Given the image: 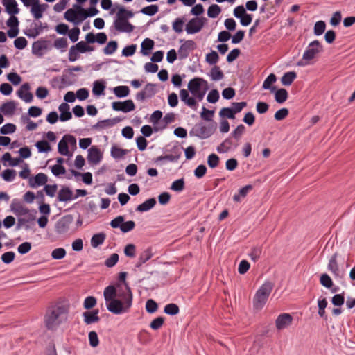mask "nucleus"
Masks as SVG:
<instances>
[{
	"instance_id": "1",
	"label": "nucleus",
	"mask_w": 355,
	"mask_h": 355,
	"mask_svg": "<svg viewBox=\"0 0 355 355\" xmlns=\"http://www.w3.org/2000/svg\"><path fill=\"white\" fill-rule=\"evenodd\" d=\"M123 291L119 290V297L106 303L107 309L112 313L119 315L128 313L132 305L133 295L130 287Z\"/></svg>"
},
{
	"instance_id": "2",
	"label": "nucleus",
	"mask_w": 355,
	"mask_h": 355,
	"mask_svg": "<svg viewBox=\"0 0 355 355\" xmlns=\"http://www.w3.org/2000/svg\"><path fill=\"white\" fill-rule=\"evenodd\" d=\"M216 128L217 125L215 121L209 124L199 122L189 131V135L197 137L201 139H207L215 132Z\"/></svg>"
},
{
	"instance_id": "3",
	"label": "nucleus",
	"mask_w": 355,
	"mask_h": 355,
	"mask_svg": "<svg viewBox=\"0 0 355 355\" xmlns=\"http://www.w3.org/2000/svg\"><path fill=\"white\" fill-rule=\"evenodd\" d=\"M273 287L274 284L272 282L266 281L257 290L253 299L254 306L256 309H261L263 306Z\"/></svg>"
},
{
	"instance_id": "4",
	"label": "nucleus",
	"mask_w": 355,
	"mask_h": 355,
	"mask_svg": "<svg viewBox=\"0 0 355 355\" xmlns=\"http://www.w3.org/2000/svg\"><path fill=\"white\" fill-rule=\"evenodd\" d=\"M65 312L62 306H55L46 311L44 317L45 327L49 330H53L60 324V317Z\"/></svg>"
},
{
	"instance_id": "5",
	"label": "nucleus",
	"mask_w": 355,
	"mask_h": 355,
	"mask_svg": "<svg viewBox=\"0 0 355 355\" xmlns=\"http://www.w3.org/2000/svg\"><path fill=\"white\" fill-rule=\"evenodd\" d=\"M324 49L320 42L318 40H313L309 43L306 51L303 54V59L305 61H310L315 58L316 55L323 52Z\"/></svg>"
},
{
	"instance_id": "6",
	"label": "nucleus",
	"mask_w": 355,
	"mask_h": 355,
	"mask_svg": "<svg viewBox=\"0 0 355 355\" xmlns=\"http://www.w3.org/2000/svg\"><path fill=\"white\" fill-rule=\"evenodd\" d=\"M206 22L205 17H193L186 24L185 31L187 34H196L202 30Z\"/></svg>"
},
{
	"instance_id": "7",
	"label": "nucleus",
	"mask_w": 355,
	"mask_h": 355,
	"mask_svg": "<svg viewBox=\"0 0 355 355\" xmlns=\"http://www.w3.org/2000/svg\"><path fill=\"white\" fill-rule=\"evenodd\" d=\"M73 222V216L71 214H67L61 217L55 225V230L57 234H63L67 233L71 225Z\"/></svg>"
},
{
	"instance_id": "8",
	"label": "nucleus",
	"mask_w": 355,
	"mask_h": 355,
	"mask_svg": "<svg viewBox=\"0 0 355 355\" xmlns=\"http://www.w3.org/2000/svg\"><path fill=\"white\" fill-rule=\"evenodd\" d=\"M123 289V286L120 283L116 285H109L104 289L103 297L105 304L111 300L119 297V290Z\"/></svg>"
},
{
	"instance_id": "9",
	"label": "nucleus",
	"mask_w": 355,
	"mask_h": 355,
	"mask_svg": "<svg viewBox=\"0 0 355 355\" xmlns=\"http://www.w3.org/2000/svg\"><path fill=\"white\" fill-rule=\"evenodd\" d=\"M50 41L44 38H41L32 44V53L38 58H42L44 55L43 51L48 49Z\"/></svg>"
},
{
	"instance_id": "10",
	"label": "nucleus",
	"mask_w": 355,
	"mask_h": 355,
	"mask_svg": "<svg viewBox=\"0 0 355 355\" xmlns=\"http://www.w3.org/2000/svg\"><path fill=\"white\" fill-rule=\"evenodd\" d=\"M112 107L114 111L127 113L133 111L135 105L132 100L128 99L124 101H114L112 103Z\"/></svg>"
},
{
	"instance_id": "11",
	"label": "nucleus",
	"mask_w": 355,
	"mask_h": 355,
	"mask_svg": "<svg viewBox=\"0 0 355 355\" xmlns=\"http://www.w3.org/2000/svg\"><path fill=\"white\" fill-rule=\"evenodd\" d=\"M206 80L200 77H195L191 79L188 83V90L192 94L200 92L202 88L208 86Z\"/></svg>"
},
{
	"instance_id": "12",
	"label": "nucleus",
	"mask_w": 355,
	"mask_h": 355,
	"mask_svg": "<svg viewBox=\"0 0 355 355\" xmlns=\"http://www.w3.org/2000/svg\"><path fill=\"white\" fill-rule=\"evenodd\" d=\"M114 26L115 29L120 33H131L135 29V26L128 20L118 17L114 19Z\"/></svg>"
},
{
	"instance_id": "13",
	"label": "nucleus",
	"mask_w": 355,
	"mask_h": 355,
	"mask_svg": "<svg viewBox=\"0 0 355 355\" xmlns=\"http://www.w3.org/2000/svg\"><path fill=\"white\" fill-rule=\"evenodd\" d=\"M196 49V44L193 40H187L182 44L178 49L179 58L180 60L186 59L191 51Z\"/></svg>"
},
{
	"instance_id": "14",
	"label": "nucleus",
	"mask_w": 355,
	"mask_h": 355,
	"mask_svg": "<svg viewBox=\"0 0 355 355\" xmlns=\"http://www.w3.org/2000/svg\"><path fill=\"white\" fill-rule=\"evenodd\" d=\"M103 159V154L101 150L95 146L88 150L87 161L92 165L98 164Z\"/></svg>"
},
{
	"instance_id": "15",
	"label": "nucleus",
	"mask_w": 355,
	"mask_h": 355,
	"mask_svg": "<svg viewBox=\"0 0 355 355\" xmlns=\"http://www.w3.org/2000/svg\"><path fill=\"white\" fill-rule=\"evenodd\" d=\"M293 316L290 313H281L275 320L276 328L278 330L286 329L292 324Z\"/></svg>"
},
{
	"instance_id": "16",
	"label": "nucleus",
	"mask_w": 355,
	"mask_h": 355,
	"mask_svg": "<svg viewBox=\"0 0 355 355\" xmlns=\"http://www.w3.org/2000/svg\"><path fill=\"white\" fill-rule=\"evenodd\" d=\"M80 10L78 8H69L64 15V19L74 25H78L82 21H80Z\"/></svg>"
},
{
	"instance_id": "17",
	"label": "nucleus",
	"mask_w": 355,
	"mask_h": 355,
	"mask_svg": "<svg viewBox=\"0 0 355 355\" xmlns=\"http://www.w3.org/2000/svg\"><path fill=\"white\" fill-rule=\"evenodd\" d=\"M48 181V177L45 173H39L35 176L29 177L28 184L31 188H37L44 185Z\"/></svg>"
},
{
	"instance_id": "18",
	"label": "nucleus",
	"mask_w": 355,
	"mask_h": 355,
	"mask_svg": "<svg viewBox=\"0 0 355 355\" xmlns=\"http://www.w3.org/2000/svg\"><path fill=\"white\" fill-rule=\"evenodd\" d=\"M73 8L80 10V21H82L87 17L96 16L99 12L98 10L94 6H89L87 9H85L82 6L74 4Z\"/></svg>"
},
{
	"instance_id": "19",
	"label": "nucleus",
	"mask_w": 355,
	"mask_h": 355,
	"mask_svg": "<svg viewBox=\"0 0 355 355\" xmlns=\"http://www.w3.org/2000/svg\"><path fill=\"white\" fill-rule=\"evenodd\" d=\"M31 89L30 85L28 83H24L19 89L17 92V96L24 100L26 103H31L33 99V94L29 92Z\"/></svg>"
},
{
	"instance_id": "20",
	"label": "nucleus",
	"mask_w": 355,
	"mask_h": 355,
	"mask_svg": "<svg viewBox=\"0 0 355 355\" xmlns=\"http://www.w3.org/2000/svg\"><path fill=\"white\" fill-rule=\"evenodd\" d=\"M121 121L120 117H115L113 119H107L98 121L96 124L92 126L93 130H101L107 128L112 127Z\"/></svg>"
},
{
	"instance_id": "21",
	"label": "nucleus",
	"mask_w": 355,
	"mask_h": 355,
	"mask_svg": "<svg viewBox=\"0 0 355 355\" xmlns=\"http://www.w3.org/2000/svg\"><path fill=\"white\" fill-rule=\"evenodd\" d=\"M180 97L181 101L189 107L196 110L198 106L196 98L193 96H190L189 90L182 89L180 91Z\"/></svg>"
},
{
	"instance_id": "22",
	"label": "nucleus",
	"mask_w": 355,
	"mask_h": 355,
	"mask_svg": "<svg viewBox=\"0 0 355 355\" xmlns=\"http://www.w3.org/2000/svg\"><path fill=\"white\" fill-rule=\"evenodd\" d=\"M99 310L93 309L92 311H85L83 313V320L86 324H91L100 321L98 316Z\"/></svg>"
},
{
	"instance_id": "23",
	"label": "nucleus",
	"mask_w": 355,
	"mask_h": 355,
	"mask_svg": "<svg viewBox=\"0 0 355 355\" xmlns=\"http://www.w3.org/2000/svg\"><path fill=\"white\" fill-rule=\"evenodd\" d=\"M1 3L5 7L6 12L10 16L15 15L20 11L15 0H1Z\"/></svg>"
},
{
	"instance_id": "24",
	"label": "nucleus",
	"mask_w": 355,
	"mask_h": 355,
	"mask_svg": "<svg viewBox=\"0 0 355 355\" xmlns=\"http://www.w3.org/2000/svg\"><path fill=\"white\" fill-rule=\"evenodd\" d=\"M10 210L17 216L25 215L29 212V209L24 207L21 202L16 198L13 199L10 204Z\"/></svg>"
},
{
	"instance_id": "25",
	"label": "nucleus",
	"mask_w": 355,
	"mask_h": 355,
	"mask_svg": "<svg viewBox=\"0 0 355 355\" xmlns=\"http://www.w3.org/2000/svg\"><path fill=\"white\" fill-rule=\"evenodd\" d=\"M57 199L60 202H68L73 200L72 190L68 187H62L58 193Z\"/></svg>"
},
{
	"instance_id": "26",
	"label": "nucleus",
	"mask_w": 355,
	"mask_h": 355,
	"mask_svg": "<svg viewBox=\"0 0 355 355\" xmlns=\"http://www.w3.org/2000/svg\"><path fill=\"white\" fill-rule=\"evenodd\" d=\"M58 110L60 112L59 119L61 121H67L72 118V114L70 112V107L69 104L63 103L58 107Z\"/></svg>"
},
{
	"instance_id": "27",
	"label": "nucleus",
	"mask_w": 355,
	"mask_h": 355,
	"mask_svg": "<svg viewBox=\"0 0 355 355\" xmlns=\"http://www.w3.org/2000/svg\"><path fill=\"white\" fill-rule=\"evenodd\" d=\"M157 203L156 199L155 198H150L144 201L143 203L139 205L135 211L138 212H145L153 209Z\"/></svg>"
},
{
	"instance_id": "28",
	"label": "nucleus",
	"mask_w": 355,
	"mask_h": 355,
	"mask_svg": "<svg viewBox=\"0 0 355 355\" xmlns=\"http://www.w3.org/2000/svg\"><path fill=\"white\" fill-rule=\"evenodd\" d=\"M155 46V42L150 38H145L141 44V53L149 55Z\"/></svg>"
},
{
	"instance_id": "29",
	"label": "nucleus",
	"mask_w": 355,
	"mask_h": 355,
	"mask_svg": "<svg viewBox=\"0 0 355 355\" xmlns=\"http://www.w3.org/2000/svg\"><path fill=\"white\" fill-rule=\"evenodd\" d=\"M1 161L4 166H7L6 162H8V166L15 167L18 166L22 159L19 157L12 158L10 153H6L1 157Z\"/></svg>"
},
{
	"instance_id": "30",
	"label": "nucleus",
	"mask_w": 355,
	"mask_h": 355,
	"mask_svg": "<svg viewBox=\"0 0 355 355\" xmlns=\"http://www.w3.org/2000/svg\"><path fill=\"white\" fill-rule=\"evenodd\" d=\"M16 109V103L14 101H10L2 104L0 107L1 112L6 116H11Z\"/></svg>"
},
{
	"instance_id": "31",
	"label": "nucleus",
	"mask_w": 355,
	"mask_h": 355,
	"mask_svg": "<svg viewBox=\"0 0 355 355\" xmlns=\"http://www.w3.org/2000/svg\"><path fill=\"white\" fill-rule=\"evenodd\" d=\"M105 87V82L103 80H96L93 83L92 93L96 96L104 95Z\"/></svg>"
},
{
	"instance_id": "32",
	"label": "nucleus",
	"mask_w": 355,
	"mask_h": 355,
	"mask_svg": "<svg viewBox=\"0 0 355 355\" xmlns=\"http://www.w3.org/2000/svg\"><path fill=\"white\" fill-rule=\"evenodd\" d=\"M253 186L252 184H247L239 190V193L233 196V200L236 202H240L242 198L247 196L249 191L252 190Z\"/></svg>"
},
{
	"instance_id": "33",
	"label": "nucleus",
	"mask_w": 355,
	"mask_h": 355,
	"mask_svg": "<svg viewBox=\"0 0 355 355\" xmlns=\"http://www.w3.org/2000/svg\"><path fill=\"white\" fill-rule=\"evenodd\" d=\"M115 6L118 9L116 17L121 18L125 20H128L129 19L133 17L134 12L132 10H127L123 6H119L117 4H116Z\"/></svg>"
},
{
	"instance_id": "34",
	"label": "nucleus",
	"mask_w": 355,
	"mask_h": 355,
	"mask_svg": "<svg viewBox=\"0 0 355 355\" xmlns=\"http://www.w3.org/2000/svg\"><path fill=\"white\" fill-rule=\"evenodd\" d=\"M275 94V100L279 104L284 103L288 97V93L284 88L277 89L273 92Z\"/></svg>"
},
{
	"instance_id": "35",
	"label": "nucleus",
	"mask_w": 355,
	"mask_h": 355,
	"mask_svg": "<svg viewBox=\"0 0 355 355\" xmlns=\"http://www.w3.org/2000/svg\"><path fill=\"white\" fill-rule=\"evenodd\" d=\"M277 80V77L274 73H270L263 81L262 87L264 89H269L270 92H275L276 87L272 85Z\"/></svg>"
},
{
	"instance_id": "36",
	"label": "nucleus",
	"mask_w": 355,
	"mask_h": 355,
	"mask_svg": "<svg viewBox=\"0 0 355 355\" xmlns=\"http://www.w3.org/2000/svg\"><path fill=\"white\" fill-rule=\"evenodd\" d=\"M105 239L106 234L104 232L95 234L91 239V245L93 248H96L104 243Z\"/></svg>"
},
{
	"instance_id": "37",
	"label": "nucleus",
	"mask_w": 355,
	"mask_h": 355,
	"mask_svg": "<svg viewBox=\"0 0 355 355\" xmlns=\"http://www.w3.org/2000/svg\"><path fill=\"white\" fill-rule=\"evenodd\" d=\"M70 172L75 177L81 176L82 177V181L85 184L90 185V184H92V174L90 172H86V173H80V172L76 171L74 169H71Z\"/></svg>"
},
{
	"instance_id": "38",
	"label": "nucleus",
	"mask_w": 355,
	"mask_h": 355,
	"mask_svg": "<svg viewBox=\"0 0 355 355\" xmlns=\"http://www.w3.org/2000/svg\"><path fill=\"white\" fill-rule=\"evenodd\" d=\"M297 78V73L295 71H288L285 73L281 78L282 84L284 86L291 85Z\"/></svg>"
},
{
	"instance_id": "39",
	"label": "nucleus",
	"mask_w": 355,
	"mask_h": 355,
	"mask_svg": "<svg viewBox=\"0 0 355 355\" xmlns=\"http://www.w3.org/2000/svg\"><path fill=\"white\" fill-rule=\"evenodd\" d=\"M175 119V115L173 113H168L165 114L162 120V125L161 126H155L154 131L158 132L159 130H163L166 128L167 125L171 123Z\"/></svg>"
},
{
	"instance_id": "40",
	"label": "nucleus",
	"mask_w": 355,
	"mask_h": 355,
	"mask_svg": "<svg viewBox=\"0 0 355 355\" xmlns=\"http://www.w3.org/2000/svg\"><path fill=\"white\" fill-rule=\"evenodd\" d=\"M114 94L118 98H124L129 95L130 89L128 86L121 85L115 87L113 89Z\"/></svg>"
},
{
	"instance_id": "41",
	"label": "nucleus",
	"mask_w": 355,
	"mask_h": 355,
	"mask_svg": "<svg viewBox=\"0 0 355 355\" xmlns=\"http://www.w3.org/2000/svg\"><path fill=\"white\" fill-rule=\"evenodd\" d=\"M185 21L186 19L184 17L176 18L172 24L173 30L178 34L182 33Z\"/></svg>"
},
{
	"instance_id": "42",
	"label": "nucleus",
	"mask_w": 355,
	"mask_h": 355,
	"mask_svg": "<svg viewBox=\"0 0 355 355\" xmlns=\"http://www.w3.org/2000/svg\"><path fill=\"white\" fill-rule=\"evenodd\" d=\"M76 49L79 52V53H85L86 52L93 51H94V47L87 44L84 41H80L73 45Z\"/></svg>"
},
{
	"instance_id": "43",
	"label": "nucleus",
	"mask_w": 355,
	"mask_h": 355,
	"mask_svg": "<svg viewBox=\"0 0 355 355\" xmlns=\"http://www.w3.org/2000/svg\"><path fill=\"white\" fill-rule=\"evenodd\" d=\"M58 151L62 155L69 157L72 156V154L70 153L69 150L67 142H66L63 137L58 144Z\"/></svg>"
},
{
	"instance_id": "44",
	"label": "nucleus",
	"mask_w": 355,
	"mask_h": 355,
	"mask_svg": "<svg viewBox=\"0 0 355 355\" xmlns=\"http://www.w3.org/2000/svg\"><path fill=\"white\" fill-rule=\"evenodd\" d=\"M209 76L211 77V79L214 81H218L223 78L224 73L220 70V67L218 66H214L213 68H211L209 73Z\"/></svg>"
},
{
	"instance_id": "45",
	"label": "nucleus",
	"mask_w": 355,
	"mask_h": 355,
	"mask_svg": "<svg viewBox=\"0 0 355 355\" xmlns=\"http://www.w3.org/2000/svg\"><path fill=\"white\" fill-rule=\"evenodd\" d=\"M35 146L37 148L39 153H46L51 150V147L49 141L44 139L37 141Z\"/></svg>"
},
{
	"instance_id": "46",
	"label": "nucleus",
	"mask_w": 355,
	"mask_h": 355,
	"mask_svg": "<svg viewBox=\"0 0 355 355\" xmlns=\"http://www.w3.org/2000/svg\"><path fill=\"white\" fill-rule=\"evenodd\" d=\"M328 302L326 298L319 299L318 301V315L320 317L327 319V316L326 315L325 309L327 306Z\"/></svg>"
},
{
	"instance_id": "47",
	"label": "nucleus",
	"mask_w": 355,
	"mask_h": 355,
	"mask_svg": "<svg viewBox=\"0 0 355 355\" xmlns=\"http://www.w3.org/2000/svg\"><path fill=\"white\" fill-rule=\"evenodd\" d=\"M159 11V6L156 4H151L141 8L140 12L148 16H153Z\"/></svg>"
},
{
	"instance_id": "48",
	"label": "nucleus",
	"mask_w": 355,
	"mask_h": 355,
	"mask_svg": "<svg viewBox=\"0 0 355 355\" xmlns=\"http://www.w3.org/2000/svg\"><path fill=\"white\" fill-rule=\"evenodd\" d=\"M164 312L167 315L173 316V315H176L179 313L180 309H179V306L176 304L170 303V304H166L164 306Z\"/></svg>"
},
{
	"instance_id": "49",
	"label": "nucleus",
	"mask_w": 355,
	"mask_h": 355,
	"mask_svg": "<svg viewBox=\"0 0 355 355\" xmlns=\"http://www.w3.org/2000/svg\"><path fill=\"white\" fill-rule=\"evenodd\" d=\"M185 187V182L183 178L178 179L173 182L170 187V189L176 191L180 192L184 190Z\"/></svg>"
},
{
	"instance_id": "50",
	"label": "nucleus",
	"mask_w": 355,
	"mask_h": 355,
	"mask_svg": "<svg viewBox=\"0 0 355 355\" xmlns=\"http://www.w3.org/2000/svg\"><path fill=\"white\" fill-rule=\"evenodd\" d=\"M129 150L127 149H122L116 146L111 148V155L114 159H119L128 153Z\"/></svg>"
},
{
	"instance_id": "51",
	"label": "nucleus",
	"mask_w": 355,
	"mask_h": 355,
	"mask_svg": "<svg viewBox=\"0 0 355 355\" xmlns=\"http://www.w3.org/2000/svg\"><path fill=\"white\" fill-rule=\"evenodd\" d=\"M337 258V253H335L333 254L329 260V264H328V269L331 271L334 274L338 275V265L336 261Z\"/></svg>"
},
{
	"instance_id": "52",
	"label": "nucleus",
	"mask_w": 355,
	"mask_h": 355,
	"mask_svg": "<svg viewBox=\"0 0 355 355\" xmlns=\"http://www.w3.org/2000/svg\"><path fill=\"white\" fill-rule=\"evenodd\" d=\"M221 8L217 4L211 5L207 10V15L210 18H216L221 12Z\"/></svg>"
},
{
	"instance_id": "53",
	"label": "nucleus",
	"mask_w": 355,
	"mask_h": 355,
	"mask_svg": "<svg viewBox=\"0 0 355 355\" xmlns=\"http://www.w3.org/2000/svg\"><path fill=\"white\" fill-rule=\"evenodd\" d=\"M118 48V43L115 40L110 41L106 46L103 49V53L105 55H112L113 54Z\"/></svg>"
},
{
	"instance_id": "54",
	"label": "nucleus",
	"mask_w": 355,
	"mask_h": 355,
	"mask_svg": "<svg viewBox=\"0 0 355 355\" xmlns=\"http://www.w3.org/2000/svg\"><path fill=\"white\" fill-rule=\"evenodd\" d=\"M320 282L322 286L329 289L331 288L334 285L331 278L327 273L321 275L320 277Z\"/></svg>"
},
{
	"instance_id": "55",
	"label": "nucleus",
	"mask_w": 355,
	"mask_h": 355,
	"mask_svg": "<svg viewBox=\"0 0 355 355\" xmlns=\"http://www.w3.org/2000/svg\"><path fill=\"white\" fill-rule=\"evenodd\" d=\"M173 153L174 154H168L164 155V161L167 160L171 162H177L181 156V151L178 148H174Z\"/></svg>"
},
{
	"instance_id": "56",
	"label": "nucleus",
	"mask_w": 355,
	"mask_h": 355,
	"mask_svg": "<svg viewBox=\"0 0 355 355\" xmlns=\"http://www.w3.org/2000/svg\"><path fill=\"white\" fill-rule=\"evenodd\" d=\"M1 176L6 182H11L16 176V171L14 169L8 168L2 171Z\"/></svg>"
},
{
	"instance_id": "57",
	"label": "nucleus",
	"mask_w": 355,
	"mask_h": 355,
	"mask_svg": "<svg viewBox=\"0 0 355 355\" xmlns=\"http://www.w3.org/2000/svg\"><path fill=\"white\" fill-rule=\"evenodd\" d=\"M146 311L148 313H154L158 309V304L153 299H149L146 302Z\"/></svg>"
},
{
	"instance_id": "58",
	"label": "nucleus",
	"mask_w": 355,
	"mask_h": 355,
	"mask_svg": "<svg viewBox=\"0 0 355 355\" xmlns=\"http://www.w3.org/2000/svg\"><path fill=\"white\" fill-rule=\"evenodd\" d=\"M245 131V127L243 124H240L232 131L230 136L234 138L236 141H239Z\"/></svg>"
},
{
	"instance_id": "59",
	"label": "nucleus",
	"mask_w": 355,
	"mask_h": 355,
	"mask_svg": "<svg viewBox=\"0 0 355 355\" xmlns=\"http://www.w3.org/2000/svg\"><path fill=\"white\" fill-rule=\"evenodd\" d=\"M326 28V23L324 21H318L315 22L313 28L315 35L319 36L324 33Z\"/></svg>"
},
{
	"instance_id": "60",
	"label": "nucleus",
	"mask_w": 355,
	"mask_h": 355,
	"mask_svg": "<svg viewBox=\"0 0 355 355\" xmlns=\"http://www.w3.org/2000/svg\"><path fill=\"white\" fill-rule=\"evenodd\" d=\"M219 162L220 158L215 153H211L207 157V164L209 167L211 168H215L216 167H217L219 164Z\"/></svg>"
},
{
	"instance_id": "61",
	"label": "nucleus",
	"mask_w": 355,
	"mask_h": 355,
	"mask_svg": "<svg viewBox=\"0 0 355 355\" xmlns=\"http://www.w3.org/2000/svg\"><path fill=\"white\" fill-rule=\"evenodd\" d=\"M156 85L153 83H147L142 90L147 96L148 98H151L156 94Z\"/></svg>"
},
{
	"instance_id": "62",
	"label": "nucleus",
	"mask_w": 355,
	"mask_h": 355,
	"mask_svg": "<svg viewBox=\"0 0 355 355\" xmlns=\"http://www.w3.org/2000/svg\"><path fill=\"white\" fill-rule=\"evenodd\" d=\"M164 318L162 316H159L151 321L149 324V327L153 330L159 329L164 323Z\"/></svg>"
},
{
	"instance_id": "63",
	"label": "nucleus",
	"mask_w": 355,
	"mask_h": 355,
	"mask_svg": "<svg viewBox=\"0 0 355 355\" xmlns=\"http://www.w3.org/2000/svg\"><path fill=\"white\" fill-rule=\"evenodd\" d=\"M16 130V125L13 123H8L3 125L0 128V134L6 135L8 134H12L15 132Z\"/></svg>"
},
{
	"instance_id": "64",
	"label": "nucleus",
	"mask_w": 355,
	"mask_h": 355,
	"mask_svg": "<svg viewBox=\"0 0 355 355\" xmlns=\"http://www.w3.org/2000/svg\"><path fill=\"white\" fill-rule=\"evenodd\" d=\"M219 116L221 118H227L229 119H235V114L232 107H223L219 112Z\"/></svg>"
}]
</instances>
